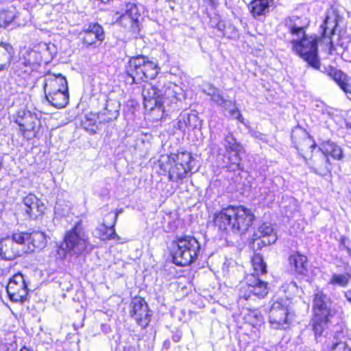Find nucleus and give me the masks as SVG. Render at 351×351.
Returning <instances> with one entry per match:
<instances>
[{
    "mask_svg": "<svg viewBox=\"0 0 351 351\" xmlns=\"http://www.w3.org/2000/svg\"><path fill=\"white\" fill-rule=\"evenodd\" d=\"M16 16L14 8L0 10V28H6Z\"/></svg>",
    "mask_w": 351,
    "mask_h": 351,
    "instance_id": "nucleus-38",
    "label": "nucleus"
},
{
    "mask_svg": "<svg viewBox=\"0 0 351 351\" xmlns=\"http://www.w3.org/2000/svg\"><path fill=\"white\" fill-rule=\"evenodd\" d=\"M342 20L343 17L340 15L339 11L335 8H330L327 10L324 23L321 25L324 41L330 45V53L336 52L338 54H342L348 47L339 39L337 44H334L331 39V36L334 35L336 27Z\"/></svg>",
    "mask_w": 351,
    "mask_h": 351,
    "instance_id": "nucleus-7",
    "label": "nucleus"
},
{
    "mask_svg": "<svg viewBox=\"0 0 351 351\" xmlns=\"http://www.w3.org/2000/svg\"><path fill=\"white\" fill-rule=\"evenodd\" d=\"M29 243L27 248L23 247V252H32L43 249L47 243L45 234L42 232L29 233Z\"/></svg>",
    "mask_w": 351,
    "mask_h": 351,
    "instance_id": "nucleus-27",
    "label": "nucleus"
},
{
    "mask_svg": "<svg viewBox=\"0 0 351 351\" xmlns=\"http://www.w3.org/2000/svg\"><path fill=\"white\" fill-rule=\"evenodd\" d=\"M252 264L254 270V274L256 276L266 273L267 265L264 263L262 256L259 254L254 255L252 259Z\"/></svg>",
    "mask_w": 351,
    "mask_h": 351,
    "instance_id": "nucleus-41",
    "label": "nucleus"
},
{
    "mask_svg": "<svg viewBox=\"0 0 351 351\" xmlns=\"http://www.w3.org/2000/svg\"><path fill=\"white\" fill-rule=\"evenodd\" d=\"M80 38L84 45H93L99 44L104 40L105 34L103 27L98 23H90L79 34Z\"/></svg>",
    "mask_w": 351,
    "mask_h": 351,
    "instance_id": "nucleus-16",
    "label": "nucleus"
},
{
    "mask_svg": "<svg viewBox=\"0 0 351 351\" xmlns=\"http://www.w3.org/2000/svg\"><path fill=\"white\" fill-rule=\"evenodd\" d=\"M21 60L25 66L34 68L40 64V56L36 51L27 49L23 53Z\"/></svg>",
    "mask_w": 351,
    "mask_h": 351,
    "instance_id": "nucleus-35",
    "label": "nucleus"
},
{
    "mask_svg": "<svg viewBox=\"0 0 351 351\" xmlns=\"http://www.w3.org/2000/svg\"><path fill=\"white\" fill-rule=\"evenodd\" d=\"M350 278L351 274L349 273H333L329 279L328 284L343 288L348 285Z\"/></svg>",
    "mask_w": 351,
    "mask_h": 351,
    "instance_id": "nucleus-36",
    "label": "nucleus"
},
{
    "mask_svg": "<svg viewBox=\"0 0 351 351\" xmlns=\"http://www.w3.org/2000/svg\"><path fill=\"white\" fill-rule=\"evenodd\" d=\"M118 217V213L112 214L109 213L106 215L107 218H109L112 223L107 226L105 223L99 226L97 230L99 232V237L101 240H110V239H119V237L116 234L114 229V226L116 223Z\"/></svg>",
    "mask_w": 351,
    "mask_h": 351,
    "instance_id": "nucleus-26",
    "label": "nucleus"
},
{
    "mask_svg": "<svg viewBox=\"0 0 351 351\" xmlns=\"http://www.w3.org/2000/svg\"><path fill=\"white\" fill-rule=\"evenodd\" d=\"M285 25L289 29L291 34L300 37L304 34V26L302 24L301 19L293 16L285 19Z\"/></svg>",
    "mask_w": 351,
    "mask_h": 351,
    "instance_id": "nucleus-32",
    "label": "nucleus"
},
{
    "mask_svg": "<svg viewBox=\"0 0 351 351\" xmlns=\"http://www.w3.org/2000/svg\"><path fill=\"white\" fill-rule=\"evenodd\" d=\"M273 0H253L250 4V9L254 17L265 14L269 11V8Z\"/></svg>",
    "mask_w": 351,
    "mask_h": 351,
    "instance_id": "nucleus-31",
    "label": "nucleus"
},
{
    "mask_svg": "<svg viewBox=\"0 0 351 351\" xmlns=\"http://www.w3.org/2000/svg\"><path fill=\"white\" fill-rule=\"evenodd\" d=\"M200 125V121L195 113L184 112L177 119L175 128L184 132L186 129L194 130Z\"/></svg>",
    "mask_w": 351,
    "mask_h": 351,
    "instance_id": "nucleus-25",
    "label": "nucleus"
},
{
    "mask_svg": "<svg viewBox=\"0 0 351 351\" xmlns=\"http://www.w3.org/2000/svg\"><path fill=\"white\" fill-rule=\"evenodd\" d=\"M68 84L66 78L61 74L55 75L48 73L45 75L44 90L45 94L67 90Z\"/></svg>",
    "mask_w": 351,
    "mask_h": 351,
    "instance_id": "nucleus-23",
    "label": "nucleus"
},
{
    "mask_svg": "<svg viewBox=\"0 0 351 351\" xmlns=\"http://www.w3.org/2000/svg\"><path fill=\"white\" fill-rule=\"evenodd\" d=\"M97 114H86L84 117V119L82 120V125L84 127V128L90 134H95L96 133L97 123Z\"/></svg>",
    "mask_w": 351,
    "mask_h": 351,
    "instance_id": "nucleus-40",
    "label": "nucleus"
},
{
    "mask_svg": "<svg viewBox=\"0 0 351 351\" xmlns=\"http://www.w3.org/2000/svg\"><path fill=\"white\" fill-rule=\"evenodd\" d=\"M160 90L161 82H160L158 83L157 86L148 84L144 86L142 91V95L145 108H149L151 110L156 108H162Z\"/></svg>",
    "mask_w": 351,
    "mask_h": 351,
    "instance_id": "nucleus-14",
    "label": "nucleus"
},
{
    "mask_svg": "<svg viewBox=\"0 0 351 351\" xmlns=\"http://www.w3.org/2000/svg\"><path fill=\"white\" fill-rule=\"evenodd\" d=\"M166 343H168V345H169V344H170V341H166L165 342V345H166Z\"/></svg>",
    "mask_w": 351,
    "mask_h": 351,
    "instance_id": "nucleus-52",
    "label": "nucleus"
},
{
    "mask_svg": "<svg viewBox=\"0 0 351 351\" xmlns=\"http://www.w3.org/2000/svg\"><path fill=\"white\" fill-rule=\"evenodd\" d=\"M244 319L247 323L254 327L261 326L263 323V317L257 309H247L244 315Z\"/></svg>",
    "mask_w": 351,
    "mask_h": 351,
    "instance_id": "nucleus-37",
    "label": "nucleus"
},
{
    "mask_svg": "<svg viewBox=\"0 0 351 351\" xmlns=\"http://www.w3.org/2000/svg\"><path fill=\"white\" fill-rule=\"evenodd\" d=\"M320 151L322 152L321 158L314 164L315 169L319 174H324L329 171L330 162L328 158V155H330L336 160H341L343 158L341 147L331 141L324 142Z\"/></svg>",
    "mask_w": 351,
    "mask_h": 351,
    "instance_id": "nucleus-11",
    "label": "nucleus"
},
{
    "mask_svg": "<svg viewBox=\"0 0 351 351\" xmlns=\"http://www.w3.org/2000/svg\"><path fill=\"white\" fill-rule=\"evenodd\" d=\"M24 119L23 120L20 119L19 118L16 119L15 122L19 126V130L25 134L27 131H33L34 130L36 125V119L35 117H32L29 112L27 114L24 113Z\"/></svg>",
    "mask_w": 351,
    "mask_h": 351,
    "instance_id": "nucleus-34",
    "label": "nucleus"
},
{
    "mask_svg": "<svg viewBox=\"0 0 351 351\" xmlns=\"http://www.w3.org/2000/svg\"><path fill=\"white\" fill-rule=\"evenodd\" d=\"M121 104L119 101L108 98L105 107L97 113L101 123H106L116 120L119 116Z\"/></svg>",
    "mask_w": 351,
    "mask_h": 351,
    "instance_id": "nucleus-21",
    "label": "nucleus"
},
{
    "mask_svg": "<svg viewBox=\"0 0 351 351\" xmlns=\"http://www.w3.org/2000/svg\"><path fill=\"white\" fill-rule=\"evenodd\" d=\"M230 114V116L242 122V116L240 111L235 107L234 103L230 100L224 99L222 106Z\"/></svg>",
    "mask_w": 351,
    "mask_h": 351,
    "instance_id": "nucleus-42",
    "label": "nucleus"
},
{
    "mask_svg": "<svg viewBox=\"0 0 351 351\" xmlns=\"http://www.w3.org/2000/svg\"><path fill=\"white\" fill-rule=\"evenodd\" d=\"M211 99L219 106H222L225 99L223 97L219 90H217L214 95L211 97Z\"/></svg>",
    "mask_w": 351,
    "mask_h": 351,
    "instance_id": "nucleus-45",
    "label": "nucleus"
},
{
    "mask_svg": "<svg viewBox=\"0 0 351 351\" xmlns=\"http://www.w3.org/2000/svg\"><path fill=\"white\" fill-rule=\"evenodd\" d=\"M200 248L199 243L193 237H180L172 244L173 262L180 266L189 265L197 260Z\"/></svg>",
    "mask_w": 351,
    "mask_h": 351,
    "instance_id": "nucleus-3",
    "label": "nucleus"
},
{
    "mask_svg": "<svg viewBox=\"0 0 351 351\" xmlns=\"http://www.w3.org/2000/svg\"><path fill=\"white\" fill-rule=\"evenodd\" d=\"M161 97L162 101V108L163 111V106L165 105L170 106L173 104H176L178 100L180 99V95H182V88L171 82H167L161 84Z\"/></svg>",
    "mask_w": 351,
    "mask_h": 351,
    "instance_id": "nucleus-19",
    "label": "nucleus"
},
{
    "mask_svg": "<svg viewBox=\"0 0 351 351\" xmlns=\"http://www.w3.org/2000/svg\"><path fill=\"white\" fill-rule=\"evenodd\" d=\"M132 316L136 323L142 328L146 327L150 321L149 308L145 301L141 298H137L132 301Z\"/></svg>",
    "mask_w": 351,
    "mask_h": 351,
    "instance_id": "nucleus-18",
    "label": "nucleus"
},
{
    "mask_svg": "<svg viewBox=\"0 0 351 351\" xmlns=\"http://www.w3.org/2000/svg\"><path fill=\"white\" fill-rule=\"evenodd\" d=\"M45 97L48 102L56 108H64L69 103L68 89L53 92V93H45Z\"/></svg>",
    "mask_w": 351,
    "mask_h": 351,
    "instance_id": "nucleus-28",
    "label": "nucleus"
},
{
    "mask_svg": "<svg viewBox=\"0 0 351 351\" xmlns=\"http://www.w3.org/2000/svg\"><path fill=\"white\" fill-rule=\"evenodd\" d=\"M341 249L342 250H346L348 255L351 256V248L346 246L343 243H342L341 245Z\"/></svg>",
    "mask_w": 351,
    "mask_h": 351,
    "instance_id": "nucleus-48",
    "label": "nucleus"
},
{
    "mask_svg": "<svg viewBox=\"0 0 351 351\" xmlns=\"http://www.w3.org/2000/svg\"><path fill=\"white\" fill-rule=\"evenodd\" d=\"M217 90L218 89L216 88L215 87L210 86L206 90H205V92L208 95L212 97Z\"/></svg>",
    "mask_w": 351,
    "mask_h": 351,
    "instance_id": "nucleus-46",
    "label": "nucleus"
},
{
    "mask_svg": "<svg viewBox=\"0 0 351 351\" xmlns=\"http://www.w3.org/2000/svg\"><path fill=\"white\" fill-rule=\"evenodd\" d=\"M29 233L27 232H16L14 233L12 236L11 240H13L16 245L19 247V245H23L26 241H29Z\"/></svg>",
    "mask_w": 351,
    "mask_h": 351,
    "instance_id": "nucleus-43",
    "label": "nucleus"
},
{
    "mask_svg": "<svg viewBox=\"0 0 351 351\" xmlns=\"http://www.w3.org/2000/svg\"><path fill=\"white\" fill-rule=\"evenodd\" d=\"M290 300L287 297L275 295L269 311V320L271 326L275 329H285L292 318Z\"/></svg>",
    "mask_w": 351,
    "mask_h": 351,
    "instance_id": "nucleus-6",
    "label": "nucleus"
},
{
    "mask_svg": "<svg viewBox=\"0 0 351 351\" xmlns=\"http://www.w3.org/2000/svg\"><path fill=\"white\" fill-rule=\"evenodd\" d=\"M345 297L348 301L351 302V289H348L345 292Z\"/></svg>",
    "mask_w": 351,
    "mask_h": 351,
    "instance_id": "nucleus-49",
    "label": "nucleus"
},
{
    "mask_svg": "<svg viewBox=\"0 0 351 351\" xmlns=\"http://www.w3.org/2000/svg\"><path fill=\"white\" fill-rule=\"evenodd\" d=\"M20 351H31L25 347H23Z\"/></svg>",
    "mask_w": 351,
    "mask_h": 351,
    "instance_id": "nucleus-50",
    "label": "nucleus"
},
{
    "mask_svg": "<svg viewBox=\"0 0 351 351\" xmlns=\"http://www.w3.org/2000/svg\"><path fill=\"white\" fill-rule=\"evenodd\" d=\"M61 250H62V248H61ZM63 251H64V250H63ZM64 252H67L64 250ZM63 255H65V253H63Z\"/></svg>",
    "mask_w": 351,
    "mask_h": 351,
    "instance_id": "nucleus-53",
    "label": "nucleus"
},
{
    "mask_svg": "<svg viewBox=\"0 0 351 351\" xmlns=\"http://www.w3.org/2000/svg\"><path fill=\"white\" fill-rule=\"evenodd\" d=\"M289 264L299 274H304L306 271L307 258L305 256L294 253L289 256Z\"/></svg>",
    "mask_w": 351,
    "mask_h": 351,
    "instance_id": "nucleus-33",
    "label": "nucleus"
},
{
    "mask_svg": "<svg viewBox=\"0 0 351 351\" xmlns=\"http://www.w3.org/2000/svg\"><path fill=\"white\" fill-rule=\"evenodd\" d=\"M207 3L210 5L213 8H216V7L219 5V2L217 0H206Z\"/></svg>",
    "mask_w": 351,
    "mask_h": 351,
    "instance_id": "nucleus-47",
    "label": "nucleus"
},
{
    "mask_svg": "<svg viewBox=\"0 0 351 351\" xmlns=\"http://www.w3.org/2000/svg\"><path fill=\"white\" fill-rule=\"evenodd\" d=\"M330 351H351V349L348 348L346 342L339 341L332 345Z\"/></svg>",
    "mask_w": 351,
    "mask_h": 351,
    "instance_id": "nucleus-44",
    "label": "nucleus"
},
{
    "mask_svg": "<svg viewBox=\"0 0 351 351\" xmlns=\"http://www.w3.org/2000/svg\"><path fill=\"white\" fill-rule=\"evenodd\" d=\"M101 2L103 3H107V2H109L111 0H100Z\"/></svg>",
    "mask_w": 351,
    "mask_h": 351,
    "instance_id": "nucleus-51",
    "label": "nucleus"
},
{
    "mask_svg": "<svg viewBox=\"0 0 351 351\" xmlns=\"http://www.w3.org/2000/svg\"><path fill=\"white\" fill-rule=\"evenodd\" d=\"M223 145L226 149L225 156L228 160V168L230 171L240 170L241 161V154L243 151L242 145L237 141L232 134H228L226 136Z\"/></svg>",
    "mask_w": 351,
    "mask_h": 351,
    "instance_id": "nucleus-12",
    "label": "nucleus"
},
{
    "mask_svg": "<svg viewBox=\"0 0 351 351\" xmlns=\"http://www.w3.org/2000/svg\"><path fill=\"white\" fill-rule=\"evenodd\" d=\"M252 239L254 242L257 243L258 245L262 244L266 246L275 243L277 236L270 223H263L254 232Z\"/></svg>",
    "mask_w": 351,
    "mask_h": 351,
    "instance_id": "nucleus-20",
    "label": "nucleus"
},
{
    "mask_svg": "<svg viewBox=\"0 0 351 351\" xmlns=\"http://www.w3.org/2000/svg\"><path fill=\"white\" fill-rule=\"evenodd\" d=\"M89 245L88 235L82 228L81 223H77L66 233L60 248L71 254L79 255L85 251Z\"/></svg>",
    "mask_w": 351,
    "mask_h": 351,
    "instance_id": "nucleus-8",
    "label": "nucleus"
},
{
    "mask_svg": "<svg viewBox=\"0 0 351 351\" xmlns=\"http://www.w3.org/2000/svg\"><path fill=\"white\" fill-rule=\"evenodd\" d=\"M6 291L10 300L14 302L23 303L28 295L27 285L21 273L14 274L9 280Z\"/></svg>",
    "mask_w": 351,
    "mask_h": 351,
    "instance_id": "nucleus-13",
    "label": "nucleus"
},
{
    "mask_svg": "<svg viewBox=\"0 0 351 351\" xmlns=\"http://www.w3.org/2000/svg\"><path fill=\"white\" fill-rule=\"evenodd\" d=\"M22 208L29 219H36L44 213L45 206L35 195L29 193L23 198Z\"/></svg>",
    "mask_w": 351,
    "mask_h": 351,
    "instance_id": "nucleus-17",
    "label": "nucleus"
},
{
    "mask_svg": "<svg viewBox=\"0 0 351 351\" xmlns=\"http://www.w3.org/2000/svg\"><path fill=\"white\" fill-rule=\"evenodd\" d=\"M313 309L315 315L331 316L330 300L322 290L317 289L314 294Z\"/></svg>",
    "mask_w": 351,
    "mask_h": 351,
    "instance_id": "nucleus-22",
    "label": "nucleus"
},
{
    "mask_svg": "<svg viewBox=\"0 0 351 351\" xmlns=\"http://www.w3.org/2000/svg\"><path fill=\"white\" fill-rule=\"evenodd\" d=\"M255 216L244 206H229L214 215V223L221 231L243 234L252 225Z\"/></svg>",
    "mask_w": 351,
    "mask_h": 351,
    "instance_id": "nucleus-1",
    "label": "nucleus"
},
{
    "mask_svg": "<svg viewBox=\"0 0 351 351\" xmlns=\"http://www.w3.org/2000/svg\"><path fill=\"white\" fill-rule=\"evenodd\" d=\"M291 138L295 148L302 153L309 150L311 152L316 147V144L312 137L302 128H295L292 131Z\"/></svg>",
    "mask_w": 351,
    "mask_h": 351,
    "instance_id": "nucleus-15",
    "label": "nucleus"
},
{
    "mask_svg": "<svg viewBox=\"0 0 351 351\" xmlns=\"http://www.w3.org/2000/svg\"><path fill=\"white\" fill-rule=\"evenodd\" d=\"M330 316H324L322 317V315H315L313 319V330L315 332V335L317 337V335H321L323 330H324L325 326L329 322V318Z\"/></svg>",
    "mask_w": 351,
    "mask_h": 351,
    "instance_id": "nucleus-39",
    "label": "nucleus"
},
{
    "mask_svg": "<svg viewBox=\"0 0 351 351\" xmlns=\"http://www.w3.org/2000/svg\"><path fill=\"white\" fill-rule=\"evenodd\" d=\"M23 252L10 238H5L0 241V256L7 261H12L20 256Z\"/></svg>",
    "mask_w": 351,
    "mask_h": 351,
    "instance_id": "nucleus-24",
    "label": "nucleus"
},
{
    "mask_svg": "<svg viewBox=\"0 0 351 351\" xmlns=\"http://www.w3.org/2000/svg\"><path fill=\"white\" fill-rule=\"evenodd\" d=\"M328 74L345 93H351L350 86L348 83V76L345 73L333 67H330Z\"/></svg>",
    "mask_w": 351,
    "mask_h": 351,
    "instance_id": "nucleus-30",
    "label": "nucleus"
},
{
    "mask_svg": "<svg viewBox=\"0 0 351 351\" xmlns=\"http://www.w3.org/2000/svg\"><path fill=\"white\" fill-rule=\"evenodd\" d=\"M13 55V47L8 43H0V71L10 65Z\"/></svg>",
    "mask_w": 351,
    "mask_h": 351,
    "instance_id": "nucleus-29",
    "label": "nucleus"
},
{
    "mask_svg": "<svg viewBox=\"0 0 351 351\" xmlns=\"http://www.w3.org/2000/svg\"><path fill=\"white\" fill-rule=\"evenodd\" d=\"M159 70L156 63L143 56L132 58L126 66V73L131 78V84L153 80L158 74Z\"/></svg>",
    "mask_w": 351,
    "mask_h": 351,
    "instance_id": "nucleus-4",
    "label": "nucleus"
},
{
    "mask_svg": "<svg viewBox=\"0 0 351 351\" xmlns=\"http://www.w3.org/2000/svg\"><path fill=\"white\" fill-rule=\"evenodd\" d=\"M160 162V169L168 173L169 181L182 183L191 171L194 158L190 153L184 152L167 156L165 161Z\"/></svg>",
    "mask_w": 351,
    "mask_h": 351,
    "instance_id": "nucleus-2",
    "label": "nucleus"
},
{
    "mask_svg": "<svg viewBox=\"0 0 351 351\" xmlns=\"http://www.w3.org/2000/svg\"><path fill=\"white\" fill-rule=\"evenodd\" d=\"M116 21L122 27L135 34L139 31V17L141 16L136 4L131 2L121 3L116 12Z\"/></svg>",
    "mask_w": 351,
    "mask_h": 351,
    "instance_id": "nucleus-10",
    "label": "nucleus"
},
{
    "mask_svg": "<svg viewBox=\"0 0 351 351\" xmlns=\"http://www.w3.org/2000/svg\"><path fill=\"white\" fill-rule=\"evenodd\" d=\"M267 293V283L255 274H249L241 282L239 298V300H254L256 298H263Z\"/></svg>",
    "mask_w": 351,
    "mask_h": 351,
    "instance_id": "nucleus-9",
    "label": "nucleus"
},
{
    "mask_svg": "<svg viewBox=\"0 0 351 351\" xmlns=\"http://www.w3.org/2000/svg\"><path fill=\"white\" fill-rule=\"evenodd\" d=\"M292 49L308 65L319 70L320 62L317 56V40L313 36L305 33L297 38L291 40Z\"/></svg>",
    "mask_w": 351,
    "mask_h": 351,
    "instance_id": "nucleus-5",
    "label": "nucleus"
}]
</instances>
